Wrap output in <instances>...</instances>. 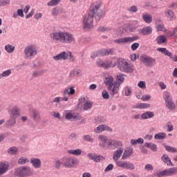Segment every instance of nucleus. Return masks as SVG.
Returning a JSON list of instances; mask_svg holds the SVG:
<instances>
[{
  "instance_id": "1",
  "label": "nucleus",
  "mask_w": 177,
  "mask_h": 177,
  "mask_svg": "<svg viewBox=\"0 0 177 177\" xmlns=\"http://www.w3.org/2000/svg\"><path fill=\"white\" fill-rule=\"evenodd\" d=\"M101 6L102 1H97L91 4L88 16H84L83 19V30L89 31L93 28V17H95V21H100V19L103 16V10H100Z\"/></svg>"
},
{
  "instance_id": "2",
  "label": "nucleus",
  "mask_w": 177,
  "mask_h": 177,
  "mask_svg": "<svg viewBox=\"0 0 177 177\" xmlns=\"http://www.w3.org/2000/svg\"><path fill=\"white\" fill-rule=\"evenodd\" d=\"M115 64V66L117 64L118 68H119L120 71H122V73L130 74L133 72V65L129 64L128 62H127V59L119 57L118 58V61Z\"/></svg>"
},
{
  "instance_id": "3",
  "label": "nucleus",
  "mask_w": 177,
  "mask_h": 177,
  "mask_svg": "<svg viewBox=\"0 0 177 177\" xmlns=\"http://www.w3.org/2000/svg\"><path fill=\"white\" fill-rule=\"evenodd\" d=\"M32 175V171L31 168L27 166L20 167L15 169V177H25V176H31Z\"/></svg>"
},
{
  "instance_id": "4",
  "label": "nucleus",
  "mask_w": 177,
  "mask_h": 177,
  "mask_svg": "<svg viewBox=\"0 0 177 177\" xmlns=\"http://www.w3.org/2000/svg\"><path fill=\"white\" fill-rule=\"evenodd\" d=\"M164 99L166 107H167L168 110H175V109L176 108V105H175L174 100H172V96L171 95V93H169V92L166 91L165 93Z\"/></svg>"
},
{
  "instance_id": "5",
  "label": "nucleus",
  "mask_w": 177,
  "mask_h": 177,
  "mask_svg": "<svg viewBox=\"0 0 177 177\" xmlns=\"http://www.w3.org/2000/svg\"><path fill=\"white\" fill-rule=\"evenodd\" d=\"M62 159L64 161V167H65V168H74V167H75V165H78L80 162L77 158L64 157Z\"/></svg>"
},
{
  "instance_id": "6",
  "label": "nucleus",
  "mask_w": 177,
  "mask_h": 177,
  "mask_svg": "<svg viewBox=\"0 0 177 177\" xmlns=\"http://www.w3.org/2000/svg\"><path fill=\"white\" fill-rule=\"evenodd\" d=\"M177 174V167H171L169 169H166L161 171H159L157 174L158 177H162V176H174V175H176Z\"/></svg>"
},
{
  "instance_id": "7",
  "label": "nucleus",
  "mask_w": 177,
  "mask_h": 177,
  "mask_svg": "<svg viewBox=\"0 0 177 177\" xmlns=\"http://www.w3.org/2000/svg\"><path fill=\"white\" fill-rule=\"evenodd\" d=\"M139 39V36L134 35L133 37H122L117 39L114 41L115 44H122L125 45V44H131L135 41H138Z\"/></svg>"
},
{
  "instance_id": "8",
  "label": "nucleus",
  "mask_w": 177,
  "mask_h": 177,
  "mask_svg": "<svg viewBox=\"0 0 177 177\" xmlns=\"http://www.w3.org/2000/svg\"><path fill=\"white\" fill-rule=\"evenodd\" d=\"M140 60L145 63L147 67H151L156 64V59L146 55H142L140 57Z\"/></svg>"
},
{
  "instance_id": "9",
  "label": "nucleus",
  "mask_w": 177,
  "mask_h": 177,
  "mask_svg": "<svg viewBox=\"0 0 177 177\" xmlns=\"http://www.w3.org/2000/svg\"><path fill=\"white\" fill-rule=\"evenodd\" d=\"M98 139L101 141L100 143V146L101 147L109 149V150H111V140L107 139L106 136H99Z\"/></svg>"
},
{
  "instance_id": "10",
  "label": "nucleus",
  "mask_w": 177,
  "mask_h": 177,
  "mask_svg": "<svg viewBox=\"0 0 177 177\" xmlns=\"http://www.w3.org/2000/svg\"><path fill=\"white\" fill-rule=\"evenodd\" d=\"M116 165L120 167V168H123V169H135V165L133 163H131L130 162H121V161H116Z\"/></svg>"
},
{
  "instance_id": "11",
  "label": "nucleus",
  "mask_w": 177,
  "mask_h": 177,
  "mask_svg": "<svg viewBox=\"0 0 177 177\" xmlns=\"http://www.w3.org/2000/svg\"><path fill=\"white\" fill-rule=\"evenodd\" d=\"M61 42H63V44H71V42H75V39L72 34L64 32L62 35V40Z\"/></svg>"
},
{
  "instance_id": "12",
  "label": "nucleus",
  "mask_w": 177,
  "mask_h": 177,
  "mask_svg": "<svg viewBox=\"0 0 177 177\" xmlns=\"http://www.w3.org/2000/svg\"><path fill=\"white\" fill-rule=\"evenodd\" d=\"M120 84L113 82V84L108 86V91L111 96H114V95H117L118 93V91H120Z\"/></svg>"
},
{
  "instance_id": "13",
  "label": "nucleus",
  "mask_w": 177,
  "mask_h": 177,
  "mask_svg": "<svg viewBox=\"0 0 177 177\" xmlns=\"http://www.w3.org/2000/svg\"><path fill=\"white\" fill-rule=\"evenodd\" d=\"M26 57L35 56L37 55V48L32 46H28L24 50Z\"/></svg>"
},
{
  "instance_id": "14",
  "label": "nucleus",
  "mask_w": 177,
  "mask_h": 177,
  "mask_svg": "<svg viewBox=\"0 0 177 177\" xmlns=\"http://www.w3.org/2000/svg\"><path fill=\"white\" fill-rule=\"evenodd\" d=\"M138 32L141 35H150L153 32V28L151 26H146L138 30Z\"/></svg>"
},
{
  "instance_id": "15",
  "label": "nucleus",
  "mask_w": 177,
  "mask_h": 177,
  "mask_svg": "<svg viewBox=\"0 0 177 177\" xmlns=\"http://www.w3.org/2000/svg\"><path fill=\"white\" fill-rule=\"evenodd\" d=\"M115 64H113V61L100 62L98 63V67H102V68H110V67H114Z\"/></svg>"
},
{
  "instance_id": "16",
  "label": "nucleus",
  "mask_w": 177,
  "mask_h": 177,
  "mask_svg": "<svg viewBox=\"0 0 177 177\" xmlns=\"http://www.w3.org/2000/svg\"><path fill=\"white\" fill-rule=\"evenodd\" d=\"M54 60H67L68 59V53L66 51L62 52L59 54L53 57Z\"/></svg>"
},
{
  "instance_id": "17",
  "label": "nucleus",
  "mask_w": 177,
  "mask_h": 177,
  "mask_svg": "<svg viewBox=\"0 0 177 177\" xmlns=\"http://www.w3.org/2000/svg\"><path fill=\"white\" fill-rule=\"evenodd\" d=\"M30 117L35 122H39L41 121V115L37 110L32 111Z\"/></svg>"
},
{
  "instance_id": "18",
  "label": "nucleus",
  "mask_w": 177,
  "mask_h": 177,
  "mask_svg": "<svg viewBox=\"0 0 177 177\" xmlns=\"http://www.w3.org/2000/svg\"><path fill=\"white\" fill-rule=\"evenodd\" d=\"M63 34L64 32H55L50 35V38H53V39L55 41H60L62 42V40L63 39Z\"/></svg>"
},
{
  "instance_id": "19",
  "label": "nucleus",
  "mask_w": 177,
  "mask_h": 177,
  "mask_svg": "<svg viewBox=\"0 0 177 177\" xmlns=\"http://www.w3.org/2000/svg\"><path fill=\"white\" fill-rule=\"evenodd\" d=\"M113 56L114 55V48H109V49H102L100 50V55L104 57V56Z\"/></svg>"
},
{
  "instance_id": "20",
  "label": "nucleus",
  "mask_w": 177,
  "mask_h": 177,
  "mask_svg": "<svg viewBox=\"0 0 177 177\" xmlns=\"http://www.w3.org/2000/svg\"><path fill=\"white\" fill-rule=\"evenodd\" d=\"M133 154V148L129 147L127 148L126 150H124L123 155L122 156V160H127L128 157H131Z\"/></svg>"
},
{
  "instance_id": "21",
  "label": "nucleus",
  "mask_w": 177,
  "mask_h": 177,
  "mask_svg": "<svg viewBox=\"0 0 177 177\" xmlns=\"http://www.w3.org/2000/svg\"><path fill=\"white\" fill-rule=\"evenodd\" d=\"M30 163L33 168H41V162L39 158H34L30 159Z\"/></svg>"
},
{
  "instance_id": "22",
  "label": "nucleus",
  "mask_w": 177,
  "mask_h": 177,
  "mask_svg": "<svg viewBox=\"0 0 177 177\" xmlns=\"http://www.w3.org/2000/svg\"><path fill=\"white\" fill-rule=\"evenodd\" d=\"M124 151V149L122 147H120L115 151V154L113 156V160L114 161H118V158L122 156V153Z\"/></svg>"
},
{
  "instance_id": "23",
  "label": "nucleus",
  "mask_w": 177,
  "mask_h": 177,
  "mask_svg": "<svg viewBox=\"0 0 177 177\" xmlns=\"http://www.w3.org/2000/svg\"><path fill=\"white\" fill-rule=\"evenodd\" d=\"M15 125H16V118L10 116L9 120L6 122L5 127L6 128H12Z\"/></svg>"
},
{
  "instance_id": "24",
  "label": "nucleus",
  "mask_w": 177,
  "mask_h": 177,
  "mask_svg": "<svg viewBox=\"0 0 177 177\" xmlns=\"http://www.w3.org/2000/svg\"><path fill=\"white\" fill-rule=\"evenodd\" d=\"M9 169V165L3 162H0V175H3Z\"/></svg>"
},
{
  "instance_id": "25",
  "label": "nucleus",
  "mask_w": 177,
  "mask_h": 177,
  "mask_svg": "<svg viewBox=\"0 0 177 177\" xmlns=\"http://www.w3.org/2000/svg\"><path fill=\"white\" fill-rule=\"evenodd\" d=\"M162 160L165 164H167V165H169V167H174V165L172 164V162L171 161V159L169 158V156L167 154H163L162 156Z\"/></svg>"
},
{
  "instance_id": "26",
  "label": "nucleus",
  "mask_w": 177,
  "mask_h": 177,
  "mask_svg": "<svg viewBox=\"0 0 177 177\" xmlns=\"http://www.w3.org/2000/svg\"><path fill=\"white\" fill-rule=\"evenodd\" d=\"M125 77L126 75H124V73H118L116 77V84H119V85H121L124 81H125Z\"/></svg>"
},
{
  "instance_id": "27",
  "label": "nucleus",
  "mask_w": 177,
  "mask_h": 177,
  "mask_svg": "<svg viewBox=\"0 0 177 177\" xmlns=\"http://www.w3.org/2000/svg\"><path fill=\"white\" fill-rule=\"evenodd\" d=\"M157 50L158 52H160V53L165 55V56H167L168 57H170V56L172 55V53L168 50L167 48H158Z\"/></svg>"
},
{
  "instance_id": "28",
  "label": "nucleus",
  "mask_w": 177,
  "mask_h": 177,
  "mask_svg": "<svg viewBox=\"0 0 177 177\" xmlns=\"http://www.w3.org/2000/svg\"><path fill=\"white\" fill-rule=\"evenodd\" d=\"M154 117V113L151 111H147L141 115L142 120H147L149 118H153Z\"/></svg>"
},
{
  "instance_id": "29",
  "label": "nucleus",
  "mask_w": 177,
  "mask_h": 177,
  "mask_svg": "<svg viewBox=\"0 0 177 177\" xmlns=\"http://www.w3.org/2000/svg\"><path fill=\"white\" fill-rule=\"evenodd\" d=\"M144 146L147 149H151L152 151H157V145L153 142H145Z\"/></svg>"
},
{
  "instance_id": "30",
  "label": "nucleus",
  "mask_w": 177,
  "mask_h": 177,
  "mask_svg": "<svg viewBox=\"0 0 177 177\" xmlns=\"http://www.w3.org/2000/svg\"><path fill=\"white\" fill-rule=\"evenodd\" d=\"M20 115V110L17 106L14 107L11 111L10 117L17 118V116Z\"/></svg>"
},
{
  "instance_id": "31",
  "label": "nucleus",
  "mask_w": 177,
  "mask_h": 177,
  "mask_svg": "<svg viewBox=\"0 0 177 177\" xmlns=\"http://www.w3.org/2000/svg\"><path fill=\"white\" fill-rule=\"evenodd\" d=\"M165 138H167V133L164 132L158 133L154 136V138L156 140H164Z\"/></svg>"
},
{
  "instance_id": "32",
  "label": "nucleus",
  "mask_w": 177,
  "mask_h": 177,
  "mask_svg": "<svg viewBox=\"0 0 177 177\" xmlns=\"http://www.w3.org/2000/svg\"><path fill=\"white\" fill-rule=\"evenodd\" d=\"M142 19L145 23L150 24L151 23V21H153V18L151 17V15H150V14H143L142 16Z\"/></svg>"
},
{
  "instance_id": "33",
  "label": "nucleus",
  "mask_w": 177,
  "mask_h": 177,
  "mask_svg": "<svg viewBox=\"0 0 177 177\" xmlns=\"http://www.w3.org/2000/svg\"><path fill=\"white\" fill-rule=\"evenodd\" d=\"M74 86H71L70 88H68L64 90V96H66L68 93V95H73L75 93V89H74Z\"/></svg>"
},
{
  "instance_id": "34",
  "label": "nucleus",
  "mask_w": 177,
  "mask_h": 177,
  "mask_svg": "<svg viewBox=\"0 0 177 177\" xmlns=\"http://www.w3.org/2000/svg\"><path fill=\"white\" fill-rule=\"evenodd\" d=\"M121 146H122V143L121 142L111 140V150L113 147H114V149H117L118 147H121Z\"/></svg>"
},
{
  "instance_id": "35",
  "label": "nucleus",
  "mask_w": 177,
  "mask_h": 177,
  "mask_svg": "<svg viewBox=\"0 0 177 177\" xmlns=\"http://www.w3.org/2000/svg\"><path fill=\"white\" fill-rule=\"evenodd\" d=\"M156 41L159 45L161 44H167V37L164 35H160L156 38Z\"/></svg>"
},
{
  "instance_id": "36",
  "label": "nucleus",
  "mask_w": 177,
  "mask_h": 177,
  "mask_svg": "<svg viewBox=\"0 0 177 177\" xmlns=\"http://www.w3.org/2000/svg\"><path fill=\"white\" fill-rule=\"evenodd\" d=\"M145 140L143 138H138L137 140L131 139V146H136V145H143Z\"/></svg>"
},
{
  "instance_id": "37",
  "label": "nucleus",
  "mask_w": 177,
  "mask_h": 177,
  "mask_svg": "<svg viewBox=\"0 0 177 177\" xmlns=\"http://www.w3.org/2000/svg\"><path fill=\"white\" fill-rule=\"evenodd\" d=\"M68 154H72L73 156H81L82 154V151L80 149H71L68 151Z\"/></svg>"
},
{
  "instance_id": "38",
  "label": "nucleus",
  "mask_w": 177,
  "mask_h": 177,
  "mask_svg": "<svg viewBox=\"0 0 177 177\" xmlns=\"http://www.w3.org/2000/svg\"><path fill=\"white\" fill-rule=\"evenodd\" d=\"M165 15L167 17H169L170 20L172 21L174 20V16H175V13L174 10L167 9L165 10Z\"/></svg>"
},
{
  "instance_id": "39",
  "label": "nucleus",
  "mask_w": 177,
  "mask_h": 177,
  "mask_svg": "<svg viewBox=\"0 0 177 177\" xmlns=\"http://www.w3.org/2000/svg\"><path fill=\"white\" fill-rule=\"evenodd\" d=\"M165 150L167 151H169V153H177V149L176 148L171 146L166 145L165 143L162 144Z\"/></svg>"
},
{
  "instance_id": "40",
  "label": "nucleus",
  "mask_w": 177,
  "mask_h": 177,
  "mask_svg": "<svg viewBox=\"0 0 177 177\" xmlns=\"http://www.w3.org/2000/svg\"><path fill=\"white\" fill-rule=\"evenodd\" d=\"M62 165L64 167V162L63 160V158L62 159L55 160V167L56 169H60V167H62Z\"/></svg>"
},
{
  "instance_id": "41",
  "label": "nucleus",
  "mask_w": 177,
  "mask_h": 177,
  "mask_svg": "<svg viewBox=\"0 0 177 177\" xmlns=\"http://www.w3.org/2000/svg\"><path fill=\"white\" fill-rule=\"evenodd\" d=\"M113 81H114V77H113V76H109L105 78L104 84L105 85L110 86V85H113L114 84L113 83Z\"/></svg>"
},
{
  "instance_id": "42",
  "label": "nucleus",
  "mask_w": 177,
  "mask_h": 177,
  "mask_svg": "<svg viewBox=\"0 0 177 177\" xmlns=\"http://www.w3.org/2000/svg\"><path fill=\"white\" fill-rule=\"evenodd\" d=\"M93 106V102L92 101H87L84 104V110H91Z\"/></svg>"
},
{
  "instance_id": "43",
  "label": "nucleus",
  "mask_w": 177,
  "mask_h": 177,
  "mask_svg": "<svg viewBox=\"0 0 177 177\" xmlns=\"http://www.w3.org/2000/svg\"><path fill=\"white\" fill-rule=\"evenodd\" d=\"M136 109H149L150 108V104L140 103L136 106Z\"/></svg>"
},
{
  "instance_id": "44",
  "label": "nucleus",
  "mask_w": 177,
  "mask_h": 177,
  "mask_svg": "<svg viewBox=\"0 0 177 177\" xmlns=\"http://www.w3.org/2000/svg\"><path fill=\"white\" fill-rule=\"evenodd\" d=\"M26 162H30V160L27 158L21 157L18 160L19 165H24Z\"/></svg>"
},
{
  "instance_id": "45",
  "label": "nucleus",
  "mask_w": 177,
  "mask_h": 177,
  "mask_svg": "<svg viewBox=\"0 0 177 177\" xmlns=\"http://www.w3.org/2000/svg\"><path fill=\"white\" fill-rule=\"evenodd\" d=\"M10 74H12V71L10 69L3 71L1 74H0V80L3 78V77H9Z\"/></svg>"
},
{
  "instance_id": "46",
  "label": "nucleus",
  "mask_w": 177,
  "mask_h": 177,
  "mask_svg": "<svg viewBox=\"0 0 177 177\" xmlns=\"http://www.w3.org/2000/svg\"><path fill=\"white\" fill-rule=\"evenodd\" d=\"M5 50L8 53H13V51L15 50V46H12V45H9V44L6 45L5 46Z\"/></svg>"
},
{
  "instance_id": "47",
  "label": "nucleus",
  "mask_w": 177,
  "mask_h": 177,
  "mask_svg": "<svg viewBox=\"0 0 177 177\" xmlns=\"http://www.w3.org/2000/svg\"><path fill=\"white\" fill-rule=\"evenodd\" d=\"M8 154H11V156H15L16 153H17V148L16 147H12L8 150Z\"/></svg>"
},
{
  "instance_id": "48",
  "label": "nucleus",
  "mask_w": 177,
  "mask_h": 177,
  "mask_svg": "<svg viewBox=\"0 0 177 177\" xmlns=\"http://www.w3.org/2000/svg\"><path fill=\"white\" fill-rule=\"evenodd\" d=\"M93 161H95V162H100V161H104V157L101 155L95 156Z\"/></svg>"
},
{
  "instance_id": "49",
  "label": "nucleus",
  "mask_w": 177,
  "mask_h": 177,
  "mask_svg": "<svg viewBox=\"0 0 177 177\" xmlns=\"http://www.w3.org/2000/svg\"><path fill=\"white\" fill-rule=\"evenodd\" d=\"M102 96L103 99H105V100H109V99H110V95L109 94V92L106 90L102 91Z\"/></svg>"
},
{
  "instance_id": "50",
  "label": "nucleus",
  "mask_w": 177,
  "mask_h": 177,
  "mask_svg": "<svg viewBox=\"0 0 177 177\" xmlns=\"http://www.w3.org/2000/svg\"><path fill=\"white\" fill-rule=\"evenodd\" d=\"M59 2H60V0H51L47 5H48V6H56V5H58Z\"/></svg>"
},
{
  "instance_id": "51",
  "label": "nucleus",
  "mask_w": 177,
  "mask_h": 177,
  "mask_svg": "<svg viewBox=\"0 0 177 177\" xmlns=\"http://www.w3.org/2000/svg\"><path fill=\"white\" fill-rule=\"evenodd\" d=\"M128 12H130L131 13H136V12H138V6H131L129 8H128Z\"/></svg>"
},
{
  "instance_id": "52",
  "label": "nucleus",
  "mask_w": 177,
  "mask_h": 177,
  "mask_svg": "<svg viewBox=\"0 0 177 177\" xmlns=\"http://www.w3.org/2000/svg\"><path fill=\"white\" fill-rule=\"evenodd\" d=\"M136 28H138V26L135 24H130L129 26V31L130 32H135V31H136Z\"/></svg>"
},
{
  "instance_id": "53",
  "label": "nucleus",
  "mask_w": 177,
  "mask_h": 177,
  "mask_svg": "<svg viewBox=\"0 0 177 177\" xmlns=\"http://www.w3.org/2000/svg\"><path fill=\"white\" fill-rule=\"evenodd\" d=\"M165 30V26L164 24H159L158 25H156V30L158 32L160 31H164Z\"/></svg>"
},
{
  "instance_id": "54",
  "label": "nucleus",
  "mask_w": 177,
  "mask_h": 177,
  "mask_svg": "<svg viewBox=\"0 0 177 177\" xmlns=\"http://www.w3.org/2000/svg\"><path fill=\"white\" fill-rule=\"evenodd\" d=\"M94 132H95V133H100V132H103V125H100L94 129Z\"/></svg>"
},
{
  "instance_id": "55",
  "label": "nucleus",
  "mask_w": 177,
  "mask_h": 177,
  "mask_svg": "<svg viewBox=\"0 0 177 177\" xmlns=\"http://www.w3.org/2000/svg\"><path fill=\"white\" fill-rule=\"evenodd\" d=\"M131 93H132V88H131V87L127 86L125 88V95L131 96Z\"/></svg>"
},
{
  "instance_id": "56",
  "label": "nucleus",
  "mask_w": 177,
  "mask_h": 177,
  "mask_svg": "<svg viewBox=\"0 0 177 177\" xmlns=\"http://www.w3.org/2000/svg\"><path fill=\"white\" fill-rule=\"evenodd\" d=\"M114 168V165L113 164H109L104 169V172H110V171H113Z\"/></svg>"
},
{
  "instance_id": "57",
  "label": "nucleus",
  "mask_w": 177,
  "mask_h": 177,
  "mask_svg": "<svg viewBox=\"0 0 177 177\" xmlns=\"http://www.w3.org/2000/svg\"><path fill=\"white\" fill-rule=\"evenodd\" d=\"M138 86L139 88H141V89H146V82L140 81L138 82Z\"/></svg>"
},
{
  "instance_id": "58",
  "label": "nucleus",
  "mask_w": 177,
  "mask_h": 177,
  "mask_svg": "<svg viewBox=\"0 0 177 177\" xmlns=\"http://www.w3.org/2000/svg\"><path fill=\"white\" fill-rule=\"evenodd\" d=\"M145 171H153L154 169V167H153V165L151 164H147L145 166Z\"/></svg>"
},
{
  "instance_id": "59",
  "label": "nucleus",
  "mask_w": 177,
  "mask_h": 177,
  "mask_svg": "<svg viewBox=\"0 0 177 177\" xmlns=\"http://www.w3.org/2000/svg\"><path fill=\"white\" fill-rule=\"evenodd\" d=\"M84 139L86 140V142H91V143L93 142V138H91V136L89 135L84 136Z\"/></svg>"
},
{
  "instance_id": "60",
  "label": "nucleus",
  "mask_w": 177,
  "mask_h": 177,
  "mask_svg": "<svg viewBox=\"0 0 177 177\" xmlns=\"http://www.w3.org/2000/svg\"><path fill=\"white\" fill-rule=\"evenodd\" d=\"M10 3V0H0L1 6H5Z\"/></svg>"
},
{
  "instance_id": "61",
  "label": "nucleus",
  "mask_w": 177,
  "mask_h": 177,
  "mask_svg": "<svg viewBox=\"0 0 177 177\" xmlns=\"http://www.w3.org/2000/svg\"><path fill=\"white\" fill-rule=\"evenodd\" d=\"M151 98V96H150V95H145L141 97V99H142V100H143V102L150 100Z\"/></svg>"
},
{
  "instance_id": "62",
  "label": "nucleus",
  "mask_w": 177,
  "mask_h": 177,
  "mask_svg": "<svg viewBox=\"0 0 177 177\" xmlns=\"http://www.w3.org/2000/svg\"><path fill=\"white\" fill-rule=\"evenodd\" d=\"M131 50H136V49L139 48V43H133V44H131Z\"/></svg>"
},
{
  "instance_id": "63",
  "label": "nucleus",
  "mask_w": 177,
  "mask_h": 177,
  "mask_svg": "<svg viewBox=\"0 0 177 177\" xmlns=\"http://www.w3.org/2000/svg\"><path fill=\"white\" fill-rule=\"evenodd\" d=\"M73 115L71 113H68L65 115L66 120H71L73 119Z\"/></svg>"
},
{
  "instance_id": "64",
  "label": "nucleus",
  "mask_w": 177,
  "mask_h": 177,
  "mask_svg": "<svg viewBox=\"0 0 177 177\" xmlns=\"http://www.w3.org/2000/svg\"><path fill=\"white\" fill-rule=\"evenodd\" d=\"M169 59H171L172 62H177V55H171L169 57Z\"/></svg>"
}]
</instances>
